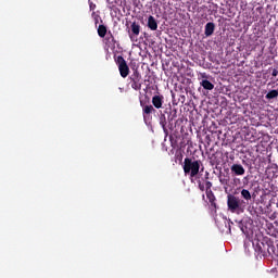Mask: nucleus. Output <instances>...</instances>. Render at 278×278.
I'll return each instance as SVG.
<instances>
[{"mask_svg":"<svg viewBox=\"0 0 278 278\" xmlns=\"http://www.w3.org/2000/svg\"><path fill=\"white\" fill-rule=\"evenodd\" d=\"M129 79L132 90H142V75L138 70H134L132 74L129 76Z\"/></svg>","mask_w":278,"mask_h":278,"instance_id":"obj_3","label":"nucleus"},{"mask_svg":"<svg viewBox=\"0 0 278 278\" xmlns=\"http://www.w3.org/2000/svg\"><path fill=\"white\" fill-rule=\"evenodd\" d=\"M106 35H108V27H105V25H99L98 36H100V38H104V36Z\"/></svg>","mask_w":278,"mask_h":278,"instance_id":"obj_14","label":"nucleus"},{"mask_svg":"<svg viewBox=\"0 0 278 278\" xmlns=\"http://www.w3.org/2000/svg\"><path fill=\"white\" fill-rule=\"evenodd\" d=\"M241 231L244 233V228H241Z\"/></svg>","mask_w":278,"mask_h":278,"instance_id":"obj_23","label":"nucleus"},{"mask_svg":"<svg viewBox=\"0 0 278 278\" xmlns=\"http://www.w3.org/2000/svg\"><path fill=\"white\" fill-rule=\"evenodd\" d=\"M256 248L258 253H266V244H264V242H257L256 243Z\"/></svg>","mask_w":278,"mask_h":278,"instance_id":"obj_17","label":"nucleus"},{"mask_svg":"<svg viewBox=\"0 0 278 278\" xmlns=\"http://www.w3.org/2000/svg\"><path fill=\"white\" fill-rule=\"evenodd\" d=\"M138 36H140V24L132 22L130 25L129 38L131 42H136L138 40Z\"/></svg>","mask_w":278,"mask_h":278,"instance_id":"obj_6","label":"nucleus"},{"mask_svg":"<svg viewBox=\"0 0 278 278\" xmlns=\"http://www.w3.org/2000/svg\"><path fill=\"white\" fill-rule=\"evenodd\" d=\"M278 97V89L270 90L266 96L265 99H277Z\"/></svg>","mask_w":278,"mask_h":278,"instance_id":"obj_15","label":"nucleus"},{"mask_svg":"<svg viewBox=\"0 0 278 278\" xmlns=\"http://www.w3.org/2000/svg\"><path fill=\"white\" fill-rule=\"evenodd\" d=\"M241 197L242 199H244L245 201H251V191L247 190V189H242L241 190Z\"/></svg>","mask_w":278,"mask_h":278,"instance_id":"obj_16","label":"nucleus"},{"mask_svg":"<svg viewBox=\"0 0 278 278\" xmlns=\"http://www.w3.org/2000/svg\"><path fill=\"white\" fill-rule=\"evenodd\" d=\"M214 29H216V25L214 24V22L206 23L205 28H204L205 36L206 37L212 36L214 34Z\"/></svg>","mask_w":278,"mask_h":278,"instance_id":"obj_11","label":"nucleus"},{"mask_svg":"<svg viewBox=\"0 0 278 278\" xmlns=\"http://www.w3.org/2000/svg\"><path fill=\"white\" fill-rule=\"evenodd\" d=\"M148 27L149 29H151V31L157 30V21L155 20V17H153V15H150L148 17Z\"/></svg>","mask_w":278,"mask_h":278,"instance_id":"obj_12","label":"nucleus"},{"mask_svg":"<svg viewBox=\"0 0 278 278\" xmlns=\"http://www.w3.org/2000/svg\"><path fill=\"white\" fill-rule=\"evenodd\" d=\"M206 192H212V181L205 182Z\"/></svg>","mask_w":278,"mask_h":278,"instance_id":"obj_18","label":"nucleus"},{"mask_svg":"<svg viewBox=\"0 0 278 278\" xmlns=\"http://www.w3.org/2000/svg\"><path fill=\"white\" fill-rule=\"evenodd\" d=\"M231 173H233L237 176H242L244 175V173H247V170L244 169V167L241 164H233L230 167Z\"/></svg>","mask_w":278,"mask_h":278,"instance_id":"obj_9","label":"nucleus"},{"mask_svg":"<svg viewBox=\"0 0 278 278\" xmlns=\"http://www.w3.org/2000/svg\"><path fill=\"white\" fill-rule=\"evenodd\" d=\"M201 160L186 157L182 165L185 175H189L191 179L197 177L199 170H201Z\"/></svg>","mask_w":278,"mask_h":278,"instance_id":"obj_1","label":"nucleus"},{"mask_svg":"<svg viewBox=\"0 0 278 278\" xmlns=\"http://www.w3.org/2000/svg\"><path fill=\"white\" fill-rule=\"evenodd\" d=\"M199 188H200V190L203 192L204 190H205V186H203V185H199Z\"/></svg>","mask_w":278,"mask_h":278,"instance_id":"obj_21","label":"nucleus"},{"mask_svg":"<svg viewBox=\"0 0 278 278\" xmlns=\"http://www.w3.org/2000/svg\"><path fill=\"white\" fill-rule=\"evenodd\" d=\"M240 203H241L240 198H238L233 194H228L227 195L228 210L232 214H236V212H238V210H240Z\"/></svg>","mask_w":278,"mask_h":278,"instance_id":"obj_4","label":"nucleus"},{"mask_svg":"<svg viewBox=\"0 0 278 278\" xmlns=\"http://www.w3.org/2000/svg\"><path fill=\"white\" fill-rule=\"evenodd\" d=\"M160 125L163 127L164 131H167V129H166V117H164V119H161Z\"/></svg>","mask_w":278,"mask_h":278,"instance_id":"obj_19","label":"nucleus"},{"mask_svg":"<svg viewBox=\"0 0 278 278\" xmlns=\"http://www.w3.org/2000/svg\"><path fill=\"white\" fill-rule=\"evenodd\" d=\"M104 49H106V51H110V49L114 51L116 49V39L111 31H109V35L104 38Z\"/></svg>","mask_w":278,"mask_h":278,"instance_id":"obj_5","label":"nucleus"},{"mask_svg":"<svg viewBox=\"0 0 278 278\" xmlns=\"http://www.w3.org/2000/svg\"><path fill=\"white\" fill-rule=\"evenodd\" d=\"M140 105L142 108V114L143 118H147V116H151V114H155L156 110L153 105L147 104V102L140 100Z\"/></svg>","mask_w":278,"mask_h":278,"instance_id":"obj_7","label":"nucleus"},{"mask_svg":"<svg viewBox=\"0 0 278 278\" xmlns=\"http://www.w3.org/2000/svg\"><path fill=\"white\" fill-rule=\"evenodd\" d=\"M271 75H273V77H277V75H278V71H277V68H274V70H273Z\"/></svg>","mask_w":278,"mask_h":278,"instance_id":"obj_20","label":"nucleus"},{"mask_svg":"<svg viewBox=\"0 0 278 278\" xmlns=\"http://www.w3.org/2000/svg\"><path fill=\"white\" fill-rule=\"evenodd\" d=\"M201 77H202L203 79H207V74H206V73H203V74H201Z\"/></svg>","mask_w":278,"mask_h":278,"instance_id":"obj_22","label":"nucleus"},{"mask_svg":"<svg viewBox=\"0 0 278 278\" xmlns=\"http://www.w3.org/2000/svg\"><path fill=\"white\" fill-rule=\"evenodd\" d=\"M164 105V96L162 94H155L152 97V106L156 110H162V106Z\"/></svg>","mask_w":278,"mask_h":278,"instance_id":"obj_8","label":"nucleus"},{"mask_svg":"<svg viewBox=\"0 0 278 278\" xmlns=\"http://www.w3.org/2000/svg\"><path fill=\"white\" fill-rule=\"evenodd\" d=\"M115 64L117 65L121 77H123V79H126V77L129 76V65H127V61H125V58H123V55H118L115 59Z\"/></svg>","mask_w":278,"mask_h":278,"instance_id":"obj_2","label":"nucleus"},{"mask_svg":"<svg viewBox=\"0 0 278 278\" xmlns=\"http://www.w3.org/2000/svg\"><path fill=\"white\" fill-rule=\"evenodd\" d=\"M200 85L202 86V88H204V90H214V84H212L210 80L207 79H203Z\"/></svg>","mask_w":278,"mask_h":278,"instance_id":"obj_13","label":"nucleus"},{"mask_svg":"<svg viewBox=\"0 0 278 278\" xmlns=\"http://www.w3.org/2000/svg\"><path fill=\"white\" fill-rule=\"evenodd\" d=\"M206 199H208V202L211 203V207H213V210H217V204H216V195H214L213 191H207L206 192Z\"/></svg>","mask_w":278,"mask_h":278,"instance_id":"obj_10","label":"nucleus"}]
</instances>
